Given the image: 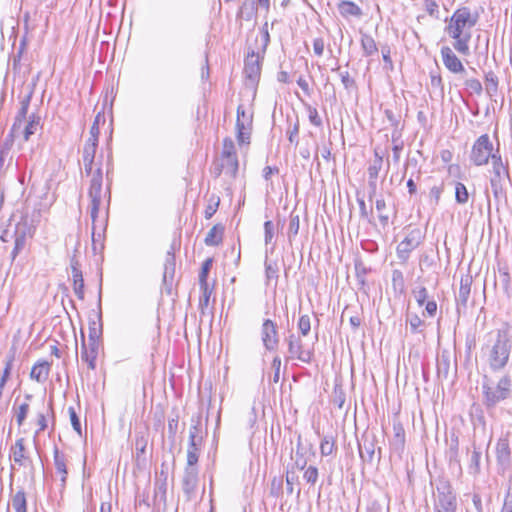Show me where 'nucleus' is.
Wrapping results in <instances>:
<instances>
[{
    "label": "nucleus",
    "instance_id": "49",
    "mask_svg": "<svg viewBox=\"0 0 512 512\" xmlns=\"http://www.w3.org/2000/svg\"><path fill=\"white\" fill-rule=\"evenodd\" d=\"M147 447V438L144 435L137 434L135 438V450L137 460L145 453Z\"/></svg>",
    "mask_w": 512,
    "mask_h": 512
},
{
    "label": "nucleus",
    "instance_id": "59",
    "mask_svg": "<svg viewBox=\"0 0 512 512\" xmlns=\"http://www.w3.org/2000/svg\"><path fill=\"white\" fill-rule=\"evenodd\" d=\"M341 82L346 90H350L352 88L356 87L355 80L350 76L348 71L340 72L339 73Z\"/></svg>",
    "mask_w": 512,
    "mask_h": 512
},
{
    "label": "nucleus",
    "instance_id": "12",
    "mask_svg": "<svg viewBox=\"0 0 512 512\" xmlns=\"http://www.w3.org/2000/svg\"><path fill=\"white\" fill-rule=\"evenodd\" d=\"M359 455L364 462L373 463L381 458V448L378 447V455L376 457V436L364 435L358 445Z\"/></svg>",
    "mask_w": 512,
    "mask_h": 512
},
{
    "label": "nucleus",
    "instance_id": "4",
    "mask_svg": "<svg viewBox=\"0 0 512 512\" xmlns=\"http://www.w3.org/2000/svg\"><path fill=\"white\" fill-rule=\"evenodd\" d=\"M28 210L29 206H26L25 212L15 225V245L12 252L14 257L25 247L26 239L33 235L34 229L40 221V211L38 209L34 208L31 216H29Z\"/></svg>",
    "mask_w": 512,
    "mask_h": 512
},
{
    "label": "nucleus",
    "instance_id": "14",
    "mask_svg": "<svg viewBox=\"0 0 512 512\" xmlns=\"http://www.w3.org/2000/svg\"><path fill=\"white\" fill-rule=\"evenodd\" d=\"M198 468L185 467L182 477V491L186 500L191 501L196 497L199 476Z\"/></svg>",
    "mask_w": 512,
    "mask_h": 512
},
{
    "label": "nucleus",
    "instance_id": "32",
    "mask_svg": "<svg viewBox=\"0 0 512 512\" xmlns=\"http://www.w3.org/2000/svg\"><path fill=\"white\" fill-rule=\"evenodd\" d=\"M12 506L15 512H27V499L23 489L12 496Z\"/></svg>",
    "mask_w": 512,
    "mask_h": 512
},
{
    "label": "nucleus",
    "instance_id": "46",
    "mask_svg": "<svg viewBox=\"0 0 512 512\" xmlns=\"http://www.w3.org/2000/svg\"><path fill=\"white\" fill-rule=\"evenodd\" d=\"M480 457H481V452L478 451L476 448H474V450L471 454L470 464H469L470 473H472L474 475L478 474L480 471Z\"/></svg>",
    "mask_w": 512,
    "mask_h": 512
},
{
    "label": "nucleus",
    "instance_id": "48",
    "mask_svg": "<svg viewBox=\"0 0 512 512\" xmlns=\"http://www.w3.org/2000/svg\"><path fill=\"white\" fill-rule=\"evenodd\" d=\"M394 430V438H393V444L397 446H404L405 443V431L401 424H394L393 427Z\"/></svg>",
    "mask_w": 512,
    "mask_h": 512
},
{
    "label": "nucleus",
    "instance_id": "31",
    "mask_svg": "<svg viewBox=\"0 0 512 512\" xmlns=\"http://www.w3.org/2000/svg\"><path fill=\"white\" fill-rule=\"evenodd\" d=\"M73 289L77 297L81 300L84 299V279L81 269H75L72 273Z\"/></svg>",
    "mask_w": 512,
    "mask_h": 512
},
{
    "label": "nucleus",
    "instance_id": "40",
    "mask_svg": "<svg viewBox=\"0 0 512 512\" xmlns=\"http://www.w3.org/2000/svg\"><path fill=\"white\" fill-rule=\"evenodd\" d=\"M430 87L433 92H436L441 96L444 95V85L440 73H430Z\"/></svg>",
    "mask_w": 512,
    "mask_h": 512
},
{
    "label": "nucleus",
    "instance_id": "17",
    "mask_svg": "<svg viewBox=\"0 0 512 512\" xmlns=\"http://www.w3.org/2000/svg\"><path fill=\"white\" fill-rule=\"evenodd\" d=\"M49 418L52 419V423L54 424L55 420L52 402L50 401L48 404H45L44 401H42V409L38 411L35 418L38 429L34 433V442H36L37 436L48 428Z\"/></svg>",
    "mask_w": 512,
    "mask_h": 512
},
{
    "label": "nucleus",
    "instance_id": "7",
    "mask_svg": "<svg viewBox=\"0 0 512 512\" xmlns=\"http://www.w3.org/2000/svg\"><path fill=\"white\" fill-rule=\"evenodd\" d=\"M102 181L103 174L100 166L94 170V173L91 177L90 187L88 191V196L90 198V217L93 224V232L92 239L95 241V223L98 217L99 206L101 204L102 198Z\"/></svg>",
    "mask_w": 512,
    "mask_h": 512
},
{
    "label": "nucleus",
    "instance_id": "8",
    "mask_svg": "<svg viewBox=\"0 0 512 512\" xmlns=\"http://www.w3.org/2000/svg\"><path fill=\"white\" fill-rule=\"evenodd\" d=\"M433 509L434 512H456L457 498L448 482H443L437 486Z\"/></svg>",
    "mask_w": 512,
    "mask_h": 512
},
{
    "label": "nucleus",
    "instance_id": "36",
    "mask_svg": "<svg viewBox=\"0 0 512 512\" xmlns=\"http://www.w3.org/2000/svg\"><path fill=\"white\" fill-rule=\"evenodd\" d=\"M485 88L490 96H494L497 93L498 77L492 71L485 74Z\"/></svg>",
    "mask_w": 512,
    "mask_h": 512
},
{
    "label": "nucleus",
    "instance_id": "23",
    "mask_svg": "<svg viewBox=\"0 0 512 512\" xmlns=\"http://www.w3.org/2000/svg\"><path fill=\"white\" fill-rule=\"evenodd\" d=\"M50 367L49 362L38 361L31 369L30 378L38 383H44L49 377Z\"/></svg>",
    "mask_w": 512,
    "mask_h": 512
},
{
    "label": "nucleus",
    "instance_id": "43",
    "mask_svg": "<svg viewBox=\"0 0 512 512\" xmlns=\"http://www.w3.org/2000/svg\"><path fill=\"white\" fill-rule=\"evenodd\" d=\"M200 448H187V463L185 467L197 468V463L200 455Z\"/></svg>",
    "mask_w": 512,
    "mask_h": 512
},
{
    "label": "nucleus",
    "instance_id": "64",
    "mask_svg": "<svg viewBox=\"0 0 512 512\" xmlns=\"http://www.w3.org/2000/svg\"><path fill=\"white\" fill-rule=\"evenodd\" d=\"M501 512H512V487L507 490Z\"/></svg>",
    "mask_w": 512,
    "mask_h": 512
},
{
    "label": "nucleus",
    "instance_id": "34",
    "mask_svg": "<svg viewBox=\"0 0 512 512\" xmlns=\"http://www.w3.org/2000/svg\"><path fill=\"white\" fill-rule=\"evenodd\" d=\"M31 93L25 96L21 101V107L17 113V116L15 118V122L13 124V129H15L17 126H20L22 121L26 119L28 108L31 101Z\"/></svg>",
    "mask_w": 512,
    "mask_h": 512
},
{
    "label": "nucleus",
    "instance_id": "55",
    "mask_svg": "<svg viewBox=\"0 0 512 512\" xmlns=\"http://www.w3.org/2000/svg\"><path fill=\"white\" fill-rule=\"evenodd\" d=\"M174 271H175L174 253L172 251H168L165 265H164V278H166L168 274L173 275Z\"/></svg>",
    "mask_w": 512,
    "mask_h": 512
},
{
    "label": "nucleus",
    "instance_id": "41",
    "mask_svg": "<svg viewBox=\"0 0 512 512\" xmlns=\"http://www.w3.org/2000/svg\"><path fill=\"white\" fill-rule=\"evenodd\" d=\"M455 199H456V202L459 204H466L468 202V199H469L468 190H467L466 186L461 182H457L455 185Z\"/></svg>",
    "mask_w": 512,
    "mask_h": 512
},
{
    "label": "nucleus",
    "instance_id": "3",
    "mask_svg": "<svg viewBox=\"0 0 512 512\" xmlns=\"http://www.w3.org/2000/svg\"><path fill=\"white\" fill-rule=\"evenodd\" d=\"M270 42L268 23L266 22L260 29V38H256V48L249 49L245 58L244 73L246 77L254 83L261 73V61Z\"/></svg>",
    "mask_w": 512,
    "mask_h": 512
},
{
    "label": "nucleus",
    "instance_id": "38",
    "mask_svg": "<svg viewBox=\"0 0 512 512\" xmlns=\"http://www.w3.org/2000/svg\"><path fill=\"white\" fill-rule=\"evenodd\" d=\"M300 228V217L298 214H294L292 212L289 217V227H288V238L291 241L292 238L296 237L298 235Z\"/></svg>",
    "mask_w": 512,
    "mask_h": 512
},
{
    "label": "nucleus",
    "instance_id": "27",
    "mask_svg": "<svg viewBox=\"0 0 512 512\" xmlns=\"http://www.w3.org/2000/svg\"><path fill=\"white\" fill-rule=\"evenodd\" d=\"M340 14L343 17H360L362 15L361 8L352 1H342L338 5Z\"/></svg>",
    "mask_w": 512,
    "mask_h": 512
},
{
    "label": "nucleus",
    "instance_id": "42",
    "mask_svg": "<svg viewBox=\"0 0 512 512\" xmlns=\"http://www.w3.org/2000/svg\"><path fill=\"white\" fill-rule=\"evenodd\" d=\"M220 204V198L216 195H211L205 209V218L210 219L217 211Z\"/></svg>",
    "mask_w": 512,
    "mask_h": 512
},
{
    "label": "nucleus",
    "instance_id": "28",
    "mask_svg": "<svg viewBox=\"0 0 512 512\" xmlns=\"http://www.w3.org/2000/svg\"><path fill=\"white\" fill-rule=\"evenodd\" d=\"M41 128V117L37 114H31L24 128V140L28 141Z\"/></svg>",
    "mask_w": 512,
    "mask_h": 512
},
{
    "label": "nucleus",
    "instance_id": "21",
    "mask_svg": "<svg viewBox=\"0 0 512 512\" xmlns=\"http://www.w3.org/2000/svg\"><path fill=\"white\" fill-rule=\"evenodd\" d=\"M10 452L13 461L20 467L26 466L28 462H31V459L27 454L24 438H18L14 445L11 446Z\"/></svg>",
    "mask_w": 512,
    "mask_h": 512
},
{
    "label": "nucleus",
    "instance_id": "44",
    "mask_svg": "<svg viewBox=\"0 0 512 512\" xmlns=\"http://www.w3.org/2000/svg\"><path fill=\"white\" fill-rule=\"evenodd\" d=\"M238 158L237 156L231 158H223L222 167L226 170L227 173L235 176L238 171Z\"/></svg>",
    "mask_w": 512,
    "mask_h": 512
},
{
    "label": "nucleus",
    "instance_id": "53",
    "mask_svg": "<svg viewBox=\"0 0 512 512\" xmlns=\"http://www.w3.org/2000/svg\"><path fill=\"white\" fill-rule=\"evenodd\" d=\"M334 441L332 438L325 436L320 444V452L322 456H328L333 453Z\"/></svg>",
    "mask_w": 512,
    "mask_h": 512
},
{
    "label": "nucleus",
    "instance_id": "63",
    "mask_svg": "<svg viewBox=\"0 0 512 512\" xmlns=\"http://www.w3.org/2000/svg\"><path fill=\"white\" fill-rule=\"evenodd\" d=\"M278 269L275 263L265 262V273L268 280L274 279L278 277Z\"/></svg>",
    "mask_w": 512,
    "mask_h": 512
},
{
    "label": "nucleus",
    "instance_id": "30",
    "mask_svg": "<svg viewBox=\"0 0 512 512\" xmlns=\"http://www.w3.org/2000/svg\"><path fill=\"white\" fill-rule=\"evenodd\" d=\"M405 321L409 325L411 333L418 334L423 332L422 327L425 326V322L417 314L407 313Z\"/></svg>",
    "mask_w": 512,
    "mask_h": 512
},
{
    "label": "nucleus",
    "instance_id": "22",
    "mask_svg": "<svg viewBox=\"0 0 512 512\" xmlns=\"http://www.w3.org/2000/svg\"><path fill=\"white\" fill-rule=\"evenodd\" d=\"M53 462H54V467H55L56 473L61 476V479H60L61 486L65 487L66 481H67V475H68V469H67L68 458L57 447H54V450H53Z\"/></svg>",
    "mask_w": 512,
    "mask_h": 512
},
{
    "label": "nucleus",
    "instance_id": "39",
    "mask_svg": "<svg viewBox=\"0 0 512 512\" xmlns=\"http://www.w3.org/2000/svg\"><path fill=\"white\" fill-rule=\"evenodd\" d=\"M319 478V471L316 466H306L303 473V479L306 481L307 484L310 486H314Z\"/></svg>",
    "mask_w": 512,
    "mask_h": 512
},
{
    "label": "nucleus",
    "instance_id": "10",
    "mask_svg": "<svg viewBox=\"0 0 512 512\" xmlns=\"http://www.w3.org/2000/svg\"><path fill=\"white\" fill-rule=\"evenodd\" d=\"M511 378L507 375L500 378L496 386L483 384L485 404L493 407L500 401L507 399L510 395Z\"/></svg>",
    "mask_w": 512,
    "mask_h": 512
},
{
    "label": "nucleus",
    "instance_id": "33",
    "mask_svg": "<svg viewBox=\"0 0 512 512\" xmlns=\"http://www.w3.org/2000/svg\"><path fill=\"white\" fill-rule=\"evenodd\" d=\"M392 288L394 293L397 295H402L405 292V280L402 271L393 270L392 272Z\"/></svg>",
    "mask_w": 512,
    "mask_h": 512
},
{
    "label": "nucleus",
    "instance_id": "29",
    "mask_svg": "<svg viewBox=\"0 0 512 512\" xmlns=\"http://www.w3.org/2000/svg\"><path fill=\"white\" fill-rule=\"evenodd\" d=\"M98 319H93L89 321V334L88 341L89 342H98L102 333V324H101V316L97 315Z\"/></svg>",
    "mask_w": 512,
    "mask_h": 512
},
{
    "label": "nucleus",
    "instance_id": "47",
    "mask_svg": "<svg viewBox=\"0 0 512 512\" xmlns=\"http://www.w3.org/2000/svg\"><path fill=\"white\" fill-rule=\"evenodd\" d=\"M211 267H212V259L208 258L203 262L202 268H201V271L199 274V285L200 286H206V284H208L207 277H208V273H209Z\"/></svg>",
    "mask_w": 512,
    "mask_h": 512
},
{
    "label": "nucleus",
    "instance_id": "13",
    "mask_svg": "<svg viewBox=\"0 0 512 512\" xmlns=\"http://www.w3.org/2000/svg\"><path fill=\"white\" fill-rule=\"evenodd\" d=\"M286 342L288 344V351L292 359H297L304 363H310L312 360L313 352L305 349L302 340L294 334H290Z\"/></svg>",
    "mask_w": 512,
    "mask_h": 512
},
{
    "label": "nucleus",
    "instance_id": "57",
    "mask_svg": "<svg viewBox=\"0 0 512 512\" xmlns=\"http://www.w3.org/2000/svg\"><path fill=\"white\" fill-rule=\"evenodd\" d=\"M309 121L312 125L316 127L322 126V119L315 107L308 106L307 107Z\"/></svg>",
    "mask_w": 512,
    "mask_h": 512
},
{
    "label": "nucleus",
    "instance_id": "62",
    "mask_svg": "<svg viewBox=\"0 0 512 512\" xmlns=\"http://www.w3.org/2000/svg\"><path fill=\"white\" fill-rule=\"evenodd\" d=\"M442 192H443L442 185H439V186L435 185L430 188L429 197L434 202L435 205H437L439 203Z\"/></svg>",
    "mask_w": 512,
    "mask_h": 512
},
{
    "label": "nucleus",
    "instance_id": "24",
    "mask_svg": "<svg viewBox=\"0 0 512 512\" xmlns=\"http://www.w3.org/2000/svg\"><path fill=\"white\" fill-rule=\"evenodd\" d=\"M510 447L509 442L507 439H499L496 445V456L498 464H500L503 467L508 466L510 463Z\"/></svg>",
    "mask_w": 512,
    "mask_h": 512
},
{
    "label": "nucleus",
    "instance_id": "1",
    "mask_svg": "<svg viewBox=\"0 0 512 512\" xmlns=\"http://www.w3.org/2000/svg\"><path fill=\"white\" fill-rule=\"evenodd\" d=\"M511 349L512 337L508 325H505L486 334L481 353L492 371H500L506 367Z\"/></svg>",
    "mask_w": 512,
    "mask_h": 512
},
{
    "label": "nucleus",
    "instance_id": "50",
    "mask_svg": "<svg viewBox=\"0 0 512 512\" xmlns=\"http://www.w3.org/2000/svg\"><path fill=\"white\" fill-rule=\"evenodd\" d=\"M464 85L471 93H475L477 95H480L483 91L481 82L476 78L466 79Z\"/></svg>",
    "mask_w": 512,
    "mask_h": 512
},
{
    "label": "nucleus",
    "instance_id": "60",
    "mask_svg": "<svg viewBox=\"0 0 512 512\" xmlns=\"http://www.w3.org/2000/svg\"><path fill=\"white\" fill-rule=\"evenodd\" d=\"M200 289L202 291V295L200 296V299H199V305L201 306V308L207 307L209 304V299H210L212 291L209 288L208 284H206V286H200Z\"/></svg>",
    "mask_w": 512,
    "mask_h": 512
},
{
    "label": "nucleus",
    "instance_id": "20",
    "mask_svg": "<svg viewBox=\"0 0 512 512\" xmlns=\"http://www.w3.org/2000/svg\"><path fill=\"white\" fill-rule=\"evenodd\" d=\"M472 283L473 277L469 272L461 276L459 292L456 297V303L458 308L460 306L466 308L471 293Z\"/></svg>",
    "mask_w": 512,
    "mask_h": 512
},
{
    "label": "nucleus",
    "instance_id": "15",
    "mask_svg": "<svg viewBox=\"0 0 512 512\" xmlns=\"http://www.w3.org/2000/svg\"><path fill=\"white\" fill-rule=\"evenodd\" d=\"M261 339L264 347L269 351L277 349L279 344V336L277 325L270 319L264 320L261 327Z\"/></svg>",
    "mask_w": 512,
    "mask_h": 512
},
{
    "label": "nucleus",
    "instance_id": "11",
    "mask_svg": "<svg viewBox=\"0 0 512 512\" xmlns=\"http://www.w3.org/2000/svg\"><path fill=\"white\" fill-rule=\"evenodd\" d=\"M422 239L423 237L419 229L410 231L397 246L396 253L398 259L405 263L409 259L410 253L422 243Z\"/></svg>",
    "mask_w": 512,
    "mask_h": 512
},
{
    "label": "nucleus",
    "instance_id": "35",
    "mask_svg": "<svg viewBox=\"0 0 512 512\" xmlns=\"http://www.w3.org/2000/svg\"><path fill=\"white\" fill-rule=\"evenodd\" d=\"M361 46L365 56H371L377 53L378 48L375 40L368 34H363L361 37Z\"/></svg>",
    "mask_w": 512,
    "mask_h": 512
},
{
    "label": "nucleus",
    "instance_id": "26",
    "mask_svg": "<svg viewBox=\"0 0 512 512\" xmlns=\"http://www.w3.org/2000/svg\"><path fill=\"white\" fill-rule=\"evenodd\" d=\"M224 227L221 224L214 225L207 233L204 242L207 246H218L223 240Z\"/></svg>",
    "mask_w": 512,
    "mask_h": 512
},
{
    "label": "nucleus",
    "instance_id": "18",
    "mask_svg": "<svg viewBox=\"0 0 512 512\" xmlns=\"http://www.w3.org/2000/svg\"><path fill=\"white\" fill-rule=\"evenodd\" d=\"M81 360L88 364V368L94 370L96 368V359L99 351L98 342H85L84 334H81Z\"/></svg>",
    "mask_w": 512,
    "mask_h": 512
},
{
    "label": "nucleus",
    "instance_id": "56",
    "mask_svg": "<svg viewBox=\"0 0 512 512\" xmlns=\"http://www.w3.org/2000/svg\"><path fill=\"white\" fill-rule=\"evenodd\" d=\"M413 296L419 306H423L428 298V291L425 287H419L413 290Z\"/></svg>",
    "mask_w": 512,
    "mask_h": 512
},
{
    "label": "nucleus",
    "instance_id": "54",
    "mask_svg": "<svg viewBox=\"0 0 512 512\" xmlns=\"http://www.w3.org/2000/svg\"><path fill=\"white\" fill-rule=\"evenodd\" d=\"M375 206H376V210L379 212V216L378 217H379V220H380L381 224L383 226L387 225L388 220H389V215L383 213V211L386 208L385 200L383 198L377 199L376 203H375Z\"/></svg>",
    "mask_w": 512,
    "mask_h": 512
},
{
    "label": "nucleus",
    "instance_id": "25",
    "mask_svg": "<svg viewBox=\"0 0 512 512\" xmlns=\"http://www.w3.org/2000/svg\"><path fill=\"white\" fill-rule=\"evenodd\" d=\"M383 166V157L377 150L374 151V159L368 167V176L370 186L375 187L379 172Z\"/></svg>",
    "mask_w": 512,
    "mask_h": 512
},
{
    "label": "nucleus",
    "instance_id": "61",
    "mask_svg": "<svg viewBox=\"0 0 512 512\" xmlns=\"http://www.w3.org/2000/svg\"><path fill=\"white\" fill-rule=\"evenodd\" d=\"M68 412H69V416H70V420H71V424H72L73 429L79 435H81V423H80L79 417L76 414L75 409L73 407H69Z\"/></svg>",
    "mask_w": 512,
    "mask_h": 512
},
{
    "label": "nucleus",
    "instance_id": "45",
    "mask_svg": "<svg viewBox=\"0 0 512 512\" xmlns=\"http://www.w3.org/2000/svg\"><path fill=\"white\" fill-rule=\"evenodd\" d=\"M237 156L234 142L231 138L223 140L222 158H231Z\"/></svg>",
    "mask_w": 512,
    "mask_h": 512
},
{
    "label": "nucleus",
    "instance_id": "19",
    "mask_svg": "<svg viewBox=\"0 0 512 512\" xmlns=\"http://www.w3.org/2000/svg\"><path fill=\"white\" fill-rule=\"evenodd\" d=\"M98 147V141H93L91 139H87L84 147H83V153H82V160L84 165V170L87 175H93L94 171V159L96 150Z\"/></svg>",
    "mask_w": 512,
    "mask_h": 512
},
{
    "label": "nucleus",
    "instance_id": "52",
    "mask_svg": "<svg viewBox=\"0 0 512 512\" xmlns=\"http://www.w3.org/2000/svg\"><path fill=\"white\" fill-rule=\"evenodd\" d=\"M28 413H29V404L27 402L20 404L18 407V410L16 412V416H15L17 425L19 427L24 424Z\"/></svg>",
    "mask_w": 512,
    "mask_h": 512
},
{
    "label": "nucleus",
    "instance_id": "37",
    "mask_svg": "<svg viewBox=\"0 0 512 512\" xmlns=\"http://www.w3.org/2000/svg\"><path fill=\"white\" fill-rule=\"evenodd\" d=\"M304 455H305V450H304V447L302 446L301 440L299 438L298 442H297L295 461H294L296 468L299 470H304L305 467L307 466V460Z\"/></svg>",
    "mask_w": 512,
    "mask_h": 512
},
{
    "label": "nucleus",
    "instance_id": "2",
    "mask_svg": "<svg viewBox=\"0 0 512 512\" xmlns=\"http://www.w3.org/2000/svg\"><path fill=\"white\" fill-rule=\"evenodd\" d=\"M476 23L477 16H473L468 7H462L453 13L445 28L449 37L455 40L453 48L461 55L468 56L470 54L471 29Z\"/></svg>",
    "mask_w": 512,
    "mask_h": 512
},
{
    "label": "nucleus",
    "instance_id": "6",
    "mask_svg": "<svg viewBox=\"0 0 512 512\" xmlns=\"http://www.w3.org/2000/svg\"><path fill=\"white\" fill-rule=\"evenodd\" d=\"M493 155H500L499 149L494 152L489 135L483 134L476 139L472 146L470 161L475 166H484L489 162V159H491V163L493 162Z\"/></svg>",
    "mask_w": 512,
    "mask_h": 512
},
{
    "label": "nucleus",
    "instance_id": "58",
    "mask_svg": "<svg viewBox=\"0 0 512 512\" xmlns=\"http://www.w3.org/2000/svg\"><path fill=\"white\" fill-rule=\"evenodd\" d=\"M275 235V227L272 221L268 220L264 223V240L265 244H269L272 242V239Z\"/></svg>",
    "mask_w": 512,
    "mask_h": 512
},
{
    "label": "nucleus",
    "instance_id": "16",
    "mask_svg": "<svg viewBox=\"0 0 512 512\" xmlns=\"http://www.w3.org/2000/svg\"><path fill=\"white\" fill-rule=\"evenodd\" d=\"M441 58L443 65L448 69L451 73L459 74L465 72V67L459 57L454 53L451 47L442 46L441 50Z\"/></svg>",
    "mask_w": 512,
    "mask_h": 512
},
{
    "label": "nucleus",
    "instance_id": "51",
    "mask_svg": "<svg viewBox=\"0 0 512 512\" xmlns=\"http://www.w3.org/2000/svg\"><path fill=\"white\" fill-rule=\"evenodd\" d=\"M297 327L303 336H307L311 330V321L308 315H302L298 319Z\"/></svg>",
    "mask_w": 512,
    "mask_h": 512
},
{
    "label": "nucleus",
    "instance_id": "9",
    "mask_svg": "<svg viewBox=\"0 0 512 512\" xmlns=\"http://www.w3.org/2000/svg\"><path fill=\"white\" fill-rule=\"evenodd\" d=\"M235 129L238 144H249L253 130V111L246 109L242 104L237 107Z\"/></svg>",
    "mask_w": 512,
    "mask_h": 512
},
{
    "label": "nucleus",
    "instance_id": "5",
    "mask_svg": "<svg viewBox=\"0 0 512 512\" xmlns=\"http://www.w3.org/2000/svg\"><path fill=\"white\" fill-rule=\"evenodd\" d=\"M492 169L490 171V187L494 200L498 203L506 197L505 183L510 180L508 163H504L501 155H493Z\"/></svg>",
    "mask_w": 512,
    "mask_h": 512
}]
</instances>
